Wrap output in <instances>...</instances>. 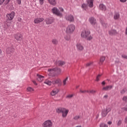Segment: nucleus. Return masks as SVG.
Returning <instances> with one entry per match:
<instances>
[{
    "instance_id": "603ef678",
    "label": "nucleus",
    "mask_w": 127,
    "mask_h": 127,
    "mask_svg": "<svg viewBox=\"0 0 127 127\" xmlns=\"http://www.w3.org/2000/svg\"><path fill=\"white\" fill-rule=\"evenodd\" d=\"M123 110H124V111H126V112H127V107H124L122 108Z\"/></svg>"
},
{
    "instance_id": "a211bd4d",
    "label": "nucleus",
    "mask_w": 127,
    "mask_h": 127,
    "mask_svg": "<svg viewBox=\"0 0 127 127\" xmlns=\"http://www.w3.org/2000/svg\"><path fill=\"white\" fill-rule=\"evenodd\" d=\"M109 34L110 35H116L118 34V32L116 30H110L109 31Z\"/></svg>"
},
{
    "instance_id": "e433bc0d",
    "label": "nucleus",
    "mask_w": 127,
    "mask_h": 127,
    "mask_svg": "<svg viewBox=\"0 0 127 127\" xmlns=\"http://www.w3.org/2000/svg\"><path fill=\"white\" fill-rule=\"evenodd\" d=\"M81 7L82 8H83V9L86 10V9H87V5L85 3H83L82 4Z\"/></svg>"
},
{
    "instance_id": "20e7f679",
    "label": "nucleus",
    "mask_w": 127,
    "mask_h": 127,
    "mask_svg": "<svg viewBox=\"0 0 127 127\" xmlns=\"http://www.w3.org/2000/svg\"><path fill=\"white\" fill-rule=\"evenodd\" d=\"M43 127H52L53 126V123L50 120H47L45 121L43 125Z\"/></svg>"
},
{
    "instance_id": "f8f14e48",
    "label": "nucleus",
    "mask_w": 127,
    "mask_h": 127,
    "mask_svg": "<svg viewBox=\"0 0 127 127\" xmlns=\"http://www.w3.org/2000/svg\"><path fill=\"white\" fill-rule=\"evenodd\" d=\"M76 46L77 50H79V51H82L84 49V47L80 43L76 44Z\"/></svg>"
},
{
    "instance_id": "f257e3e1",
    "label": "nucleus",
    "mask_w": 127,
    "mask_h": 127,
    "mask_svg": "<svg viewBox=\"0 0 127 127\" xmlns=\"http://www.w3.org/2000/svg\"><path fill=\"white\" fill-rule=\"evenodd\" d=\"M90 34H91V31L89 29H85L81 32V36L82 38H84L86 40L90 41L93 39V36L90 35Z\"/></svg>"
},
{
    "instance_id": "e2e57ef3",
    "label": "nucleus",
    "mask_w": 127,
    "mask_h": 127,
    "mask_svg": "<svg viewBox=\"0 0 127 127\" xmlns=\"http://www.w3.org/2000/svg\"><path fill=\"white\" fill-rule=\"evenodd\" d=\"M1 53H2V51H1V49H0V54H1Z\"/></svg>"
},
{
    "instance_id": "58836bf2",
    "label": "nucleus",
    "mask_w": 127,
    "mask_h": 127,
    "mask_svg": "<svg viewBox=\"0 0 127 127\" xmlns=\"http://www.w3.org/2000/svg\"><path fill=\"white\" fill-rule=\"evenodd\" d=\"M45 0H39V4L40 5H42L44 3Z\"/></svg>"
},
{
    "instance_id": "a18cd8bd",
    "label": "nucleus",
    "mask_w": 127,
    "mask_h": 127,
    "mask_svg": "<svg viewBox=\"0 0 127 127\" xmlns=\"http://www.w3.org/2000/svg\"><path fill=\"white\" fill-rule=\"evenodd\" d=\"M122 58H124V59H127V55H122Z\"/></svg>"
},
{
    "instance_id": "c03bdc74",
    "label": "nucleus",
    "mask_w": 127,
    "mask_h": 127,
    "mask_svg": "<svg viewBox=\"0 0 127 127\" xmlns=\"http://www.w3.org/2000/svg\"><path fill=\"white\" fill-rule=\"evenodd\" d=\"M80 92L82 94H85V93H87V90H80Z\"/></svg>"
},
{
    "instance_id": "423d86ee",
    "label": "nucleus",
    "mask_w": 127,
    "mask_h": 127,
    "mask_svg": "<svg viewBox=\"0 0 127 127\" xmlns=\"http://www.w3.org/2000/svg\"><path fill=\"white\" fill-rule=\"evenodd\" d=\"M15 39L17 41H22L23 40V36L20 33H17L14 35Z\"/></svg>"
},
{
    "instance_id": "8fccbe9b",
    "label": "nucleus",
    "mask_w": 127,
    "mask_h": 127,
    "mask_svg": "<svg viewBox=\"0 0 127 127\" xmlns=\"http://www.w3.org/2000/svg\"><path fill=\"white\" fill-rule=\"evenodd\" d=\"M120 125H122V121L121 120H119L118 123V126H120Z\"/></svg>"
},
{
    "instance_id": "f3484780",
    "label": "nucleus",
    "mask_w": 127,
    "mask_h": 127,
    "mask_svg": "<svg viewBox=\"0 0 127 127\" xmlns=\"http://www.w3.org/2000/svg\"><path fill=\"white\" fill-rule=\"evenodd\" d=\"M99 9L101 10H103V11H105L107 10V7L106 5H104V4H100L99 5Z\"/></svg>"
},
{
    "instance_id": "052dcab7",
    "label": "nucleus",
    "mask_w": 127,
    "mask_h": 127,
    "mask_svg": "<svg viewBox=\"0 0 127 127\" xmlns=\"http://www.w3.org/2000/svg\"><path fill=\"white\" fill-rule=\"evenodd\" d=\"M104 98H105V99H107V98H108V95H106L104 96Z\"/></svg>"
},
{
    "instance_id": "f704fd0d",
    "label": "nucleus",
    "mask_w": 127,
    "mask_h": 127,
    "mask_svg": "<svg viewBox=\"0 0 127 127\" xmlns=\"http://www.w3.org/2000/svg\"><path fill=\"white\" fill-rule=\"evenodd\" d=\"M27 91L28 92H33L34 91V89L31 87H29L27 88Z\"/></svg>"
},
{
    "instance_id": "c756f323",
    "label": "nucleus",
    "mask_w": 127,
    "mask_h": 127,
    "mask_svg": "<svg viewBox=\"0 0 127 127\" xmlns=\"http://www.w3.org/2000/svg\"><path fill=\"white\" fill-rule=\"evenodd\" d=\"M15 14L14 11H12L11 13H7L6 16H14Z\"/></svg>"
},
{
    "instance_id": "4be33fe9",
    "label": "nucleus",
    "mask_w": 127,
    "mask_h": 127,
    "mask_svg": "<svg viewBox=\"0 0 127 127\" xmlns=\"http://www.w3.org/2000/svg\"><path fill=\"white\" fill-rule=\"evenodd\" d=\"M94 0H87V3L89 7H93Z\"/></svg>"
},
{
    "instance_id": "4d7b16f0",
    "label": "nucleus",
    "mask_w": 127,
    "mask_h": 127,
    "mask_svg": "<svg viewBox=\"0 0 127 127\" xmlns=\"http://www.w3.org/2000/svg\"><path fill=\"white\" fill-rule=\"evenodd\" d=\"M119 16H114V19H118Z\"/></svg>"
},
{
    "instance_id": "6ab92c4d",
    "label": "nucleus",
    "mask_w": 127,
    "mask_h": 127,
    "mask_svg": "<svg viewBox=\"0 0 127 127\" xmlns=\"http://www.w3.org/2000/svg\"><path fill=\"white\" fill-rule=\"evenodd\" d=\"M102 25L105 28H107L108 27V24L107 23L105 22V21L103 19H101L100 20Z\"/></svg>"
},
{
    "instance_id": "412c9836",
    "label": "nucleus",
    "mask_w": 127,
    "mask_h": 127,
    "mask_svg": "<svg viewBox=\"0 0 127 127\" xmlns=\"http://www.w3.org/2000/svg\"><path fill=\"white\" fill-rule=\"evenodd\" d=\"M106 60V57L102 56L100 58V61L99 63V65H102L104 62Z\"/></svg>"
},
{
    "instance_id": "6e6552de",
    "label": "nucleus",
    "mask_w": 127,
    "mask_h": 127,
    "mask_svg": "<svg viewBox=\"0 0 127 127\" xmlns=\"http://www.w3.org/2000/svg\"><path fill=\"white\" fill-rule=\"evenodd\" d=\"M58 93H59V89L57 88H55L50 92V95L52 97H54L56 95H57Z\"/></svg>"
},
{
    "instance_id": "f03ea898",
    "label": "nucleus",
    "mask_w": 127,
    "mask_h": 127,
    "mask_svg": "<svg viewBox=\"0 0 127 127\" xmlns=\"http://www.w3.org/2000/svg\"><path fill=\"white\" fill-rule=\"evenodd\" d=\"M50 76H55V73L58 74H61V69L60 68L56 67L54 68H49L48 70Z\"/></svg>"
},
{
    "instance_id": "680f3d73",
    "label": "nucleus",
    "mask_w": 127,
    "mask_h": 127,
    "mask_svg": "<svg viewBox=\"0 0 127 127\" xmlns=\"http://www.w3.org/2000/svg\"><path fill=\"white\" fill-rule=\"evenodd\" d=\"M126 34L127 35V27L126 28Z\"/></svg>"
},
{
    "instance_id": "39448f33",
    "label": "nucleus",
    "mask_w": 127,
    "mask_h": 127,
    "mask_svg": "<svg viewBox=\"0 0 127 127\" xmlns=\"http://www.w3.org/2000/svg\"><path fill=\"white\" fill-rule=\"evenodd\" d=\"M52 11L54 14H56V15H58V16H60V15H62V13L60 12L59 9L57 8L56 7H54L52 9Z\"/></svg>"
},
{
    "instance_id": "9b49d317",
    "label": "nucleus",
    "mask_w": 127,
    "mask_h": 127,
    "mask_svg": "<svg viewBox=\"0 0 127 127\" xmlns=\"http://www.w3.org/2000/svg\"><path fill=\"white\" fill-rule=\"evenodd\" d=\"M54 20L52 17H49V18L45 19L46 24H51L53 22Z\"/></svg>"
},
{
    "instance_id": "a19ab883",
    "label": "nucleus",
    "mask_w": 127,
    "mask_h": 127,
    "mask_svg": "<svg viewBox=\"0 0 127 127\" xmlns=\"http://www.w3.org/2000/svg\"><path fill=\"white\" fill-rule=\"evenodd\" d=\"M123 100L127 103V96L123 97Z\"/></svg>"
},
{
    "instance_id": "0e129e2a",
    "label": "nucleus",
    "mask_w": 127,
    "mask_h": 127,
    "mask_svg": "<svg viewBox=\"0 0 127 127\" xmlns=\"http://www.w3.org/2000/svg\"><path fill=\"white\" fill-rule=\"evenodd\" d=\"M76 89H78V88H79V85L76 86Z\"/></svg>"
},
{
    "instance_id": "864d4df0",
    "label": "nucleus",
    "mask_w": 127,
    "mask_h": 127,
    "mask_svg": "<svg viewBox=\"0 0 127 127\" xmlns=\"http://www.w3.org/2000/svg\"><path fill=\"white\" fill-rule=\"evenodd\" d=\"M121 2H126L127 1V0H120Z\"/></svg>"
},
{
    "instance_id": "6e6d98bb",
    "label": "nucleus",
    "mask_w": 127,
    "mask_h": 127,
    "mask_svg": "<svg viewBox=\"0 0 127 127\" xmlns=\"http://www.w3.org/2000/svg\"><path fill=\"white\" fill-rule=\"evenodd\" d=\"M102 85H103V86H105V85H106V82H105V81H103L102 82Z\"/></svg>"
},
{
    "instance_id": "393cba45",
    "label": "nucleus",
    "mask_w": 127,
    "mask_h": 127,
    "mask_svg": "<svg viewBox=\"0 0 127 127\" xmlns=\"http://www.w3.org/2000/svg\"><path fill=\"white\" fill-rule=\"evenodd\" d=\"M68 77H66L65 78H64L63 80V86H66V85H67L68 83Z\"/></svg>"
},
{
    "instance_id": "bf43d9fd",
    "label": "nucleus",
    "mask_w": 127,
    "mask_h": 127,
    "mask_svg": "<svg viewBox=\"0 0 127 127\" xmlns=\"http://www.w3.org/2000/svg\"><path fill=\"white\" fill-rule=\"evenodd\" d=\"M108 125H111L112 124V122L111 121H109L108 122Z\"/></svg>"
},
{
    "instance_id": "ddd939ff",
    "label": "nucleus",
    "mask_w": 127,
    "mask_h": 127,
    "mask_svg": "<svg viewBox=\"0 0 127 127\" xmlns=\"http://www.w3.org/2000/svg\"><path fill=\"white\" fill-rule=\"evenodd\" d=\"M113 87L114 86L113 85H108L102 88V90L103 91H109L110 90H112Z\"/></svg>"
},
{
    "instance_id": "dca6fc26",
    "label": "nucleus",
    "mask_w": 127,
    "mask_h": 127,
    "mask_svg": "<svg viewBox=\"0 0 127 127\" xmlns=\"http://www.w3.org/2000/svg\"><path fill=\"white\" fill-rule=\"evenodd\" d=\"M37 76L38 77L37 78V79L39 82H42V81H43V80L44 79V76L40 75L37 74Z\"/></svg>"
},
{
    "instance_id": "13d9d810",
    "label": "nucleus",
    "mask_w": 127,
    "mask_h": 127,
    "mask_svg": "<svg viewBox=\"0 0 127 127\" xmlns=\"http://www.w3.org/2000/svg\"><path fill=\"white\" fill-rule=\"evenodd\" d=\"M115 16H120V13H117L116 14V15H115Z\"/></svg>"
},
{
    "instance_id": "3c124183",
    "label": "nucleus",
    "mask_w": 127,
    "mask_h": 127,
    "mask_svg": "<svg viewBox=\"0 0 127 127\" xmlns=\"http://www.w3.org/2000/svg\"><path fill=\"white\" fill-rule=\"evenodd\" d=\"M126 91H125L124 89L122 90L121 91V94H124V93H125Z\"/></svg>"
},
{
    "instance_id": "2f4dec72",
    "label": "nucleus",
    "mask_w": 127,
    "mask_h": 127,
    "mask_svg": "<svg viewBox=\"0 0 127 127\" xmlns=\"http://www.w3.org/2000/svg\"><path fill=\"white\" fill-rule=\"evenodd\" d=\"M53 44H54L55 45H57L58 44V41L56 40V39H53L52 41Z\"/></svg>"
},
{
    "instance_id": "2eb2a0df",
    "label": "nucleus",
    "mask_w": 127,
    "mask_h": 127,
    "mask_svg": "<svg viewBox=\"0 0 127 127\" xmlns=\"http://www.w3.org/2000/svg\"><path fill=\"white\" fill-rule=\"evenodd\" d=\"M52 83L53 85H55V84H59L60 85H61V79H57L54 80H53L52 81Z\"/></svg>"
},
{
    "instance_id": "aec40b11",
    "label": "nucleus",
    "mask_w": 127,
    "mask_h": 127,
    "mask_svg": "<svg viewBox=\"0 0 127 127\" xmlns=\"http://www.w3.org/2000/svg\"><path fill=\"white\" fill-rule=\"evenodd\" d=\"M65 19L69 22H73L74 21V17L73 16H66Z\"/></svg>"
},
{
    "instance_id": "4468645a",
    "label": "nucleus",
    "mask_w": 127,
    "mask_h": 127,
    "mask_svg": "<svg viewBox=\"0 0 127 127\" xmlns=\"http://www.w3.org/2000/svg\"><path fill=\"white\" fill-rule=\"evenodd\" d=\"M14 51V49L12 48V47L8 48L6 49L7 54H11V53H12V52H13Z\"/></svg>"
},
{
    "instance_id": "de8ad7c7",
    "label": "nucleus",
    "mask_w": 127,
    "mask_h": 127,
    "mask_svg": "<svg viewBox=\"0 0 127 127\" xmlns=\"http://www.w3.org/2000/svg\"><path fill=\"white\" fill-rule=\"evenodd\" d=\"M92 64H93V63H87V64H86L87 67H88V66H91V65H92Z\"/></svg>"
},
{
    "instance_id": "69168bd1",
    "label": "nucleus",
    "mask_w": 127,
    "mask_h": 127,
    "mask_svg": "<svg viewBox=\"0 0 127 127\" xmlns=\"http://www.w3.org/2000/svg\"><path fill=\"white\" fill-rule=\"evenodd\" d=\"M6 1H8V2H9V0H6Z\"/></svg>"
},
{
    "instance_id": "1a4fd4ad",
    "label": "nucleus",
    "mask_w": 127,
    "mask_h": 127,
    "mask_svg": "<svg viewBox=\"0 0 127 127\" xmlns=\"http://www.w3.org/2000/svg\"><path fill=\"white\" fill-rule=\"evenodd\" d=\"M43 20H44V18H43V17H37L34 19V22L36 24H38V23H40V22H42Z\"/></svg>"
},
{
    "instance_id": "473e14b6",
    "label": "nucleus",
    "mask_w": 127,
    "mask_h": 127,
    "mask_svg": "<svg viewBox=\"0 0 127 127\" xmlns=\"http://www.w3.org/2000/svg\"><path fill=\"white\" fill-rule=\"evenodd\" d=\"M74 97V94H68L66 95V99H72Z\"/></svg>"
},
{
    "instance_id": "ea45409f",
    "label": "nucleus",
    "mask_w": 127,
    "mask_h": 127,
    "mask_svg": "<svg viewBox=\"0 0 127 127\" xmlns=\"http://www.w3.org/2000/svg\"><path fill=\"white\" fill-rule=\"evenodd\" d=\"M7 20H12V19H13V16H9L6 17Z\"/></svg>"
},
{
    "instance_id": "7ed1b4c3",
    "label": "nucleus",
    "mask_w": 127,
    "mask_h": 127,
    "mask_svg": "<svg viewBox=\"0 0 127 127\" xmlns=\"http://www.w3.org/2000/svg\"><path fill=\"white\" fill-rule=\"evenodd\" d=\"M76 26L74 24L69 25L66 29L65 33L66 34H72L75 31Z\"/></svg>"
},
{
    "instance_id": "72a5a7b5",
    "label": "nucleus",
    "mask_w": 127,
    "mask_h": 127,
    "mask_svg": "<svg viewBox=\"0 0 127 127\" xmlns=\"http://www.w3.org/2000/svg\"><path fill=\"white\" fill-rule=\"evenodd\" d=\"M101 76L102 74H98L96 76V79L95 80V81H96V82H99V81H100V78H101Z\"/></svg>"
},
{
    "instance_id": "cd10ccee",
    "label": "nucleus",
    "mask_w": 127,
    "mask_h": 127,
    "mask_svg": "<svg viewBox=\"0 0 127 127\" xmlns=\"http://www.w3.org/2000/svg\"><path fill=\"white\" fill-rule=\"evenodd\" d=\"M97 91L95 90H87V93L88 94H92L93 95L96 94Z\"/></svg>"
},
{
    "instance_id": "a878e982",
    "label": "nucleus",
    "mask_w": 127,
    "mask_h": 127,
    "mask_svg": "<svg viewBox=\"0 0 127 127\" xmlns=\"http://www.w3.org/2000/svg\"><path fill=\"white\" fill-rule=\"evenodd\" d=\"M44 83L46 84L47 85H48V86H51V85L52 84V81L48 80V79H46L45 81H44Z\"/></svg>"
},
{
    "instance_id": "b1692460",
    "label": "nucleus",
    "mask_w": 127,
    "mask_h": 127,
    "mask_svg": "<svg viewBox=\"0 0 127 127\" xmlns=\"http://www.w3.org/2000/svg\"><path fill=\"white\" fill-rule=\"evenodd\" d=\"M57 64L59 66H63V65L65 64V62L63 61H59L57 62Z\"/></svg>"
},
{
    "instance_id": "09e8293b",
    "label": "nucleus",
    "mask_w": 127,
    "mask_h": 127,
    "mask_svg": "<svg viewBox=\"0 0 127 127\" xmlns=\"http://www.w3.org/2000/svg\"><path fill=\"white\" fill-rule=\"evenodd\" d=\"M16 1L17 2L18 4H20V3H21V0H16Z\"/></svg>"
},
{
    "instance_id": "c9c22d12",
    "label": "nucleus",
    "mask_w": 127,
    "mask_h": 127,
    "mask_svg": "<svg viewBox=\"0 0 127 127\" xmlns=\"http://www.w3.org/2000/svg\"><path fill=\"white\" fill-rule=\"evenodd\" d=\"M111 109L110 107H107L105 109V111L108 113L109 114V113H110V112H111Z\"/></svg>"
},
{
    "instance_id": "7c9ffc66",
    "label": "nucleus",
    "mask_w": 127,
    "mask_h": 127,
    "mask_svg": "<svg viewBox=\"0 0 127 127\" xmlns=\"http://www.w3.org/2000/svg\"><path fill=\"white\" fill-rule=\"evenodd\" d=\"M64 39L67 41H69V40L71 39V37L69 35H66V36H64Z\"/></svg>"
},
{
    "instance_id": "79ce46f5",
    "label": "nucleus",
    "mask_w": 127,
    "mask_h": 127,
    "mask_svg": "<svg viewBox=\"0 0 127 127\" xmlns=\"http://www.w3.org/2000/svg\"><path fill=\"white\" fill-rule=\"evenodd\" d=\"M60 11L62 13L64 11V9L61 7H59Z\"/></svg>"
},
{
    "instance_id": "4c0bfd02",
    "label": "nucleus",
    "mask_w": 127,
    "mask_h": 127,
    "mask_svg": "<svg viewBox=\"0 0 127 127\" xmlns=\"http://www.w3.org/2000/svg\"><path fill=\"white\" fill-rule=\"evenodd\" d=\"M100 127H108V125L105 123H101L100 124Z\"/></svg>"
},
{
    "instance_id": "0eeeda50",
    "label": "nucleus",
    "mask_w": 127,
    "mask_h": 127,
    "mask_svg": "<svg viewBox=\"0 0 127 127\" xmlns=\"http://www.w3.org/2000/svg\"><path fill=\"white\" fill-rule=\"evenodd\" d=\"M89 21L90 23H91L93 26H97L98 25L97 20H96V19H95V18L93 17H91L89 18Z\"/></svg>"
},
{
    "instance_id": "c85d7f7f",
    "label": "nucleus",
    "mask_w": 127,
    "mask_h": 127,
    "mask_svg": "<svg viewBox=\"0 0 127 127\" xmlns=\"http://www.w3.org/2000/svg\"><path fill=\"white\" fill-rule=\"evenodd\" d=\"M107 115H108V113L105 111V110H103L101 113V116L103 118L105 117H106Z\"/></svg>"
},
{
    "instance_id": "37998d69",
    "label": "nucleus",
    "mask_w": 127,
    "mask_h": 127,
    "mask_svg": "<svg viewBox=\"0 0 127 127\" xmlns=\"http://www.w3.org/2000/svg\"><path fill=\"white\" fill-rule=\"evenodd\" d=\"M79 119H80V116H75V117L73 118V119H74V120H79Z\"/></svg>"
},
{
    "instance_id": "49530a36",
    "label": "nucleus",
    "mask_w": 127,
    "mask_h": 127,
    "mask_svg": "<svg viewBox=\"0 0 127 127\" xmlns=\"http://www.w3.org/2000/svg\"><path fill=\"white\" fill-rule=\"evenodd\" d=\"M4 0H0V5H1L4 2Z\"/></svg>"
},
{
    "instance_id": "bb28decb",
    "label": "nucleus",
    "mask_w": 127,
    "mask_h": 127,
    "mask_svg": "<svg viewBox=\"0 0 127 127\" xmlns=\"http://www.w3.org/2000/svg\"><path fill=\"white\" fill-rule=\"evenodd\" d=\"M64 109V108L60 107L56 109V112H57V113H58V114H61V113H62Z\"/></svg>"
},
{
    "instance_id": "5701e85b",
    "label": "nucleus",
    "mask_w": 127,
    "mask_h": 127,
    "mask_svg": "<svg viewBox=\"0 0 127 127\" xmlns=\"http://www.w3.org/2000/svg\"><path fill=\"white\" fill-rule=\"evenodd\" d=\"M48 1L52 5H56V3H57L56 0H48Z\"/></svg>"
},
{
    "instance_id": "9d476101",
    "label": "nucleus",
    "mask_w": 127,
    "mask_h": 127,
    "mask_svg": "<svg viewBox=\"0 0 127 127\" xmlns=\"http://www.w3.org/2000/svg\"><path fill=\"white\" fill-rule=\"evenodd\" d=\"M68 113L69 110L68 109H66V108H64V109H63V111L62 112L63 118H66Z\"/></svg>"
},
{
    "instance_id": "5fc2aeb1",
    "label": "nucleus",
    "mask_w": 127,
    "mask_h": 127,
    "mask_svg": "<svg viewBox=\"0 0 127 127\" xmlns=\"http://www.w3.org/2000/svg\"><path fill=\"white\" fill-rule=\"evenodd\" d=\"M33 82L34 83V85H35L36 86H37V83H36V81L33 80Z\"/></svg>"
}]
</instances>
